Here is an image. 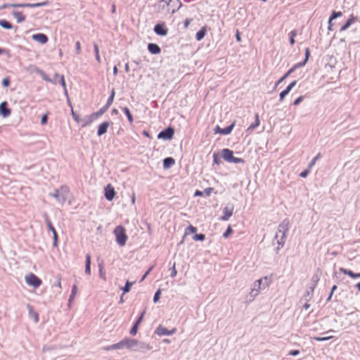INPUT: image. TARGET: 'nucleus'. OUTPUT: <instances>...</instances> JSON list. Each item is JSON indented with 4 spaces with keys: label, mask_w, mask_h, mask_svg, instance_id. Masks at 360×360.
<instances>
[{
    "label": "nucleus",
    "mask_w": 360,
    "mask_h": 360,
    "mask_svg": "<svg viewBox=\"0 0 360 360\" xmlns=\"http://www.w3.org/2000/svg\"><path fill=\"white\" fill-rule=\"evenodd\" d=\"M70 190L67 186H61L59 189H56L53 193L49 195L54 198L60 205H63L68 199Z\"/></svg>",
    "instance_id": "1"
},
{
    "label": "nucleus",
    "mask_w": 360,
    "mask_h": 360,
    "mask_svg": "<svg viewBox=\"0 0 360 360\" xmlns=\"http://www.w3.org/2000/svg\"><path fill=\"white\" fill-rule=\"evenodd\" d=\"M269 285V279L267 277H264L263 278H260L257 281H256L251 289L250 292V297H252V300H254L255 297H256L259 292V290L261 289H265Z\"/></svg>",
    "instance_id": "2"
},
{
    "label": "nucleus",
    "mask_w": 360,
    "mask_h": 360,
    "mask_svg": "<svg viewBox=\"0 0 360 360\" xmlns=\"http://www.w3.org/2000/svg\"><path fill=\"white\" fill-rule=\"evenodd\" d=\"M162 9H166L168 13H174L178 11L181 6V3L179 0H161Z\"/></svg>",
    "instance_id": "3"
},
{
    "label": "nucleus",
    "mask_w": 360,
    "mask_h": 360,
    "mask_svg": "<svg viewBox=\"0 0 360 360\" xmlns=\"http://www.w3.org/2000/svg\"><path fill=\"white\" fill-rule=\"evenodd\" d=\"M48 5V1H43L36 4H4L0 6L3 10L7 8H37Z\"/></svg>",
    "instance_id": "4"
},
{
    "label": "nucleus",
    "mask_w": 360,
    "mask_h": 360,
    "mask_svg": "<svg viewBox=\"0 0 360 360\" xmlns=\"http://www.w3.org/2000/svg\"><path fill=\"white\" fill-rule=\"evenodd\" d=\"M113 233L115 236L117 243L120 246H124L127 240L124 228L122 226H117Z\"/></svg>",
    "instance_id": "5"
},
{
    "label": "nucleus",
    "mask_w": 360,
    "mask_h": 360,
    "mask_svg": "<svg viewBox=\"0 0 360 360\" xmlns=\"http://www.w3.org/2000/svg\"><path fill=\"white\" fill-rule=\"evenodd\" d=\"M288 221L283 220L278 226V230L279 232H282V239H278L277 243L279 246L283 247L285 242L286 238V233L288 231Z\"/></svg>",
    "instance_id": "6"
},
{
    "label": "nucleus",
    "mask_w": 360,
    "mask_h": 360,
    "mask_svg": "<svg viewBox=\"0 0 360 360\" xmlns=\"http://www.w3.org/2000/svg\"><path fill=\"white\" fill-rule=\"evenodd\" d=\"M25 281L29 285L33 286L35 288L41 284V280L32 273L25 276Z\"/></svg>",
    "instance_id": "7"
},
{
    "label": "nucleus",
    "mask_w": 360,
    "mask_h": 360,
    "mask_svg": "<svg viewBox=\"0 0 360 360\" xmlns=\"http://www.w3.org/2000/svg\"><path fill=\"white\" fill-rule=\"evenodd\" d=\"M121 349L124 348L134 351L136 340L131 338H124L120 341Z\"/></svg>",
    "instance_id": "8"
},
{
    "label": "nucleus",
    "mask_w": 360,
    "mask_h": 360,
    "mask_svg": "<svg viewBox=\"0 0 360 360\" xmlns=\"http://www.w3.org/2000/svg\"><path fill=\"white\" fill-rule=\"evenodd\" d=\"M44 219H45V221H46V224L47 225V227L49 229V231H51V232L53 233V246H56L57 245V243H58V234L56 231V229H54V227L53 226L50 219H49V217L48 216V214L46 213H45L44 214Z\"/></svg>",
    "instance_id": "9"
},
{
    "label": "nucleus",
    "mask_w": 360,
    "mask_h": 360,
    "mask_svg": "<svg viewBox=\"0 0 360 360\" xmlns=\"http://www.w3.org/2000/svg\"><path fill=\"white\" fill-rule=\"evenodd\" d=\"M234 206L233 204L226 205L223 209V216L220 217V220L227 221L232 216Z\"/></svg>",
    "instance_id": "10"
},
{
    "label": "nucleus",
    "mask_w": 360,
    "mask_h": 360,
    "mask_svg": "<svg viewBox=\"0 0 360 360\" xmlns=\"http://www.w3.org/2000/svg\"><path fill=\"white\" fill-rule=\"evenodd\" d=\"M174 131L172 127H168L162 131H161L158 135V139H162L165 140H169L174 136Z\"/></svg>",
    "instance_id": "11"
},
{
    "label": "nucleus",
    "mask_w": 360,
    "mask_h": 360,
    "mask_svg": "<svg viewBox=\"0 0 360 360\" xmlns=\"http://www.w3.org/2000/svg\"><path fill=\"white\" fill-rule=\"evenodd\" d=\"M152 347L146 342H140L136 340V344L135 345L134 352H145L146 351L150 350Z\"/></svg>",
    "instance_id": "12"
},
{
    "label": "nucleus",
    "mask_w": 360,
    "mask_h": 360,
    "mask_svg": "<svg viewBox=\"0 0 360 360\" xmlns=\"http://www.w3.org/2000/svg\"><path fill=\"white\" fill-rule=\"evenodd\" d=\"M155 333L159 336L171 335L176 333V328H173L169 330L168 329L160 325L156 328Z\"/></svg>",
    "instance_id": "13"
},
{
    "label": "nucleus",
    "mask_w": 360,
    "mask_h": 360,
    "mask_svg": "<svg viewBox=\"0 0 360 360\" xmlns=\"http://www.w3.org/2000/svg\"><path fill=\"white\" fill-rule=\"evenodd\" d=\"M154 32L160 36H166L168 33V29L165 26L164 23H158L154 27Z\"/></svg>",
    "instance_id": "14"
},
{
    "label": "nucleus",
    "mask_w": 360,
    "mask_h": 360,
    "mask_svg": "<svg viewBox=\"0 0 360 360\" xmlns=\"http://www.w3.org/2000/svg\"><path fill=\"white\" fill-rule=\"evenodd\" d=\"M233 127H234V123H232L231 124H230L229 126H228L227 127L224 128V129H221L219 125H217L214 128V134L219 133L221 134L227 135L231 132V131L233 129Z\"/></svg>",
    "instance_id": "15"
},
{
    "label": "nucleus",
    "mask_w": 360,
    "mask_h": 360,
    "mask_svg": "<svg viewBox=\"0 0 360 360\" xmlns=\"http://www.w3.org/2000/svg\"><path fill=\"white\" fill-rule=\"evenodd\" d=\"M115 195V189L110 184H108L105 187V198L108 200H112Z\"/></svg>",
    "instance_id": "16"
},
{
    "label": "nucleus",
    "mask_w": 360,
    "mask_h": 360,
    "mask_svg": "<svg viewBox=\"0 0 360 360\" xmlns=\"http://www.w3.org/2000/svg\"><path fill=\"white\" fill-rule=\"evenodd\" d=\"M11 110L8 108V103L6 101H4L0 104V114L4 117H7L11 115Z\"/></svg>",
    "instance_id": "17"
},
{
    "label": "nucleus",
    "mask_w": 360,
    "mask_h": 360,
    "mask_svg": "<svg viewBox=\"0 0 360 360\" xmlns=\"http://www.w3.org/2000/svg\"><path fill=\"white\" fill-rule=\"evenodd\" d=\"M94 120H95V119L91 114L90 115H86V116L84 117L83 118H80L79 123L81 124V126L82 127H85L91 124Z\"/></svg>",
    "instance_id": "18"
},
{
    "label": "nucleus",
    "mask_w": 360,
    "mask_h": 360,
    "mask_svg": "<svg viewBox=\"0 0 360 360\" xmlns=\"http://www.w3.org/2000/svg\"><path fill=\"white\" fill-rule=\"evenodd\" d=\"M222 158L228 162H231L233 159V151L229 148H224L221 151Z\"/></svg>",
    "instance_id": "19"
},
{
    "label": "nucleus",
    "mask_w": 360,
    "mask_h": 360,
    "mask_svg": "<svg viewBox=\"0 0 360 360\" xmlns=\"http://www.w3.org/2000/svg\"><path fill=\"white\" fill-rule=\"evenodd\" d=\"M32 37L34 41H37L42 44L46 43L48 41L47 36L42 33L35 34L32 35Z\"/></svg>",
    "instance_id": "20"
},
{
    "label": "nucleus",
    "mask_w": 360,
    "mask_h": 360,
    "mask_svg": "<svg viewBox=\"0 0 360 360\" xmlns=\"http://www.w3.org/2000/svg\"><path fill=\"white\" fill-rule=\"evenodd\" d=\"M27 308L28 309L30 318L33 319L35 323H38V321H39V314H38V313L36 312L33 309V307L30 304H27Z\"/></svg>",
    "instance_id": "21"
},
{
    "label": "nucleus",
    "mask_w": 360,
    "mask_h": 360,
    "mask_svg": "<svg viewBox=\"0 0 360 360\" xmlns=\"http://www.w3.org/2000/svg\"><path fill=\"white\" fill-rule=\"evenodd\" d=\"M109 125H110V122H104L101 123L98 126V131H97L98 136H101L103 134H105Z\"/></svg>",
    "instance_id": "22"
},
{
    "label": "nucleus",
    "mask_w": 360,
    "mask_h": 360,
    "mask_svg": "<svg viewBox=\"0 0 360 360\" xmlns=\"http://www.w3.org/2000/svg\"><path fill=\"white\" fill-rule=\"evenodd\" d=\"M148 50L152 54H158L161 51L160 46L153 43H149L148 44Z\"/></svg>",
    "instance_id": "23"
},
{
    "label": "nucleus",
    "mask_w": 360,
    "mask_h": 360,
    "mask_svg": "<svg viewBox=\"0 0 360 360\" xmlns=\"http://www.w3.org/2000/svg\"><path fill=\"white\" fill-rule=\"evenodd\" d=\"M355 20H356V18L353 15H351L350 18L341 27L340 31L343 32V31H345L346 30H347Z\"/></svg>",
    "instance_id": "24"
},
{
    "label": "nucleus",
    "mask_w": 360,
    "mask_h": 360,
    "mask_svg": "<svg viewBox=\"0 0 360 360\" xmlns=\"http://www.w3.org/2000/svg\"><path fill=\"white\" fill-rule=\"evenodd\" d=\"M175 164V160L173 158H166L163 160L164 169H169Z\"/></svg>",
    "instance_id": "25"
},
{
    "label": "nucleus",
    "mask_w": 360,
    "mask_h": 360,
    "mask_svg": "<svg viewBox=\"0 0 360 360\" xmlns=\"http://www.w3.org/2000/svg\"><path fill=\"white\" fill-rule=\"evenodd\" d=\"M13 15L16 19L18 23H20L25 20V15L20 11H14L12 12Z\"/></svg>",
    "instance_id": "26"
},
{
    "label": "nucleus",
    "mask_w": 360,
    "mask_h": 360,
    "mask_svg": "<svg viewBox=\"0 0 360 360\" xmlns=\"http://www.w3.org/2000/svg\"><path fill=\"white\" fill-rule=\"evenodd\" d=\"M309 54H310L309 49L307 48L305 49V58H304V61L295 64V68H298L304 66L306 64V63L307 62L308 59H309Z\"/></svg>",
    "instance_id": "27"
},
{
    "label": "nucleus",
    "mask_w": 360,
    "mask_h": 360,
    "mask_svg": "<svg viewBox=\"0 0 360 360\" xmlns=\"http://www.w3.org/2000/svg\"><path fill=\"white\" fill-rule=\"evenodd\" d=\"M85 263V273L89 275L91 274V256L89 254L86 255Z\"/></svg>",
    "instance_id": "28"
},
{
    "label": "nucleus",
    "mask_w": 360,
    "mask_h": 360,
    "mask_svg": "<svg viewBox=\"0 0 360 360\" xmlns=\"http://www.w3.org/2000/svg\"><path fill=\"white\" fill-rule=\"evenodd\" d=\"M206 30L205 27H202L195 34V39L198 41L202 39L205 35Z\"/></svg>",
    "instance_id": "29"
},
{
    "label": "nucleus",
    "mask_w": 360,
    "mask_h": 360,
    "mask_svg": "<svg viewBox=\"0 0 360 360\" xmlns=\"http://www.w3.org/2000/svg\"><path fill=\"white\" fill-rule=\"evenodd\" d=\"M122 110L124 112V113L126 115V116L127 117L129 122L130 124H132L134 119H133L132 115L130 112L129 109L127 107H124V108H122Z\"/></svg>",
    "instance_id": "30"
},
{
    "label": "nucleus",
    "mask_w": 360,
    "mask_h": 360,
    "mask_svg": "<svg viewBox=\"0 0 360 360\" xmlns=\"http://www.w3.org/2000/svg\"><path fill=\"white\" fill-rule=\"evenodd\" d=\"M108 108H107L106 106H104L101 108L98 111L92 113V115L94 117V119L96 120L98 117L101 116L107 110Z\"/></svg>",
    "instance_id": "31"
},
{
    "label": "nucleus",
    "mask_w": 360,
    "mask_h": 360,
    "mask_svg": "<svg viewBox=\"0 0 360 360\" xmlns=\"http://www.w3.org/2000/svg\"><path fill=\"white\" fill-rule=\"evenodd\" d=\"M0 26L6 30H10L13 27L12 25L6 20H0Z\"/></svg>",
    "instance_id": "32"
},
{
    "label": "nucleus",
    "mask_w": 360,
    "mask_h": 360,
    "mask_svg": "<svg viewBox=\"0 0 360 360\" xmlns=\"http://www.w3.org/2000/svg\"><path fill=\"white\" fill-rule=\"evenodd\" d=\"M297 68H295V65L291 68L288 71V72L284 75L278 82H277V84H280L281 82H282L285 78H287L291 73H292Z\"/></svg>",
    "instance_id": "33"
},
{
    "label": "nucleus",
    "mask_w": 360,
    "mask_h": 360,
    "mask_svg": "<svg viewBox=\"0 0 360 360\" xmlns=\"http://www.w3.org/2000/svg\"><path fill=\"white\" fill-rule=\"evenodd\" d=\"M134 283V282H129V281H127L126 282L124 286L121 288L123 291V294L129 292L131 287L132 286V285Z\"/></svg>",
    "instance_id": "34"
},
{
    "label": "nucleus",
    "mask_w": 360,
    "mask_h": 360,
    "mask_svg": "<svg viewBox=\"0 0 360 360\" xmlns=\"http://www.w3.org/2000/svg\"><path fill=\"white\" fill-rule=\"evenodd\" d=\"M259 115L257 114L255 115V122L250 125V127H248V130H253V129H255L257 126H259Z\"/></svg>",
    "instance_id": "35"
},
{
    "label": "nucleus",
    "mask_w": 360,
    "mask_h": 360,
    "mask_svg": "<svg viewBox=\"0 0 360 360\" xmlns=\"http://www.w3.org/2000/svg\"><path fill=\"white\" fill-rule=\"evenodd\" d=\"M94 49L95 57H96V60L98 63H101V58H100V56H99V49H98V46L96 44H94Z\"/></svg>",
    "instance_id": "36"
},
{
    "label": "nucleus",
    "mask_w": 360,
    "mask_h": 360,
    "mask_svg": "<svg viewBox=\"0 0 360 360\" xmlns=\"http://www.w3.org/2000/svg\"><path fill=\"white\" fill-rule=\"evenodd\" d=\"M114 96H115V91L114 89H112V92H111V94L110 96H109L108 101H107V103H106V105L105 106L107 108H109L110 105L112 104V103L113 102V100H114Z\"/></svg>",
    "instance_id": "37"
},
{
    "label": "nucleus",
    "mask_w": 360,
    "mask_h": 360,
    "mask_svg": "<svg viewBox=\"0 0 360 360\" xmlns=\"http://www.w3.org/2000/svg\"><path fill=\"white\" fill-rule=\"evenodd\" d=\"M77 286L75 285H74L72 286V291H71V295H70V298H69V302H70L71 300H72L74 299L75 295L77 294Z\"/></svg>",
    "instance_id": "38"
},
{
    "label": "nucleus",
    "mask_w": 360,
    "mask_h": 360,
    "mask_svg": "<svg viewBox=\"0 0 360 360\" xmlns=\"http://www.w3.org/2000/svg\"><path fill=\"white\" fill-rule=\"evenodd\" d=\"M342 15V13L341 11H333L330 17V20H333L338 17H341Z\"/></svg>",
    "instance_id": "39"
},
{
    "label": "nucleus",
    "mask_w": 360,
    "mask_h": 360,
    "mask_svg": "<svg viewBox=\"0 0 360 360\" xmlns=\"http://www.w3.org/2000/svg\"><path fill=\"white\" fill-rule=\"evenodd\" d=\"M340 271L341 272H342L343 274H347V275L349 276H350V277H352V278H353V277H354V273L352 271H351V270L346 269H344V268H340Z\"/></svg>",
    "instance_id": "40"
},
{
    "label": "nucleus",
    "mask_w": 360,
    "mask_h": 360,
    "mask_svg": "<svg viewBox=\"0 0 360 360\" xmlns=\"http://www.w3.org/2000/svg\"><path fill=\"white\" fill-rule=\"evenodd\" d=\"M205 236L202 233H199V234H195L193 237V239L194 240H200V241H202L205 240Z\"/></svg>",
    "instance_id": "41"
},
{
    "label": "nucleus",
    "mask_w": 360,
    "mask_h": 360,
    "mask_svg": "<svg viewBox=\"0 0 360 360\" xmlns=\"http://www.w3.org/2000/svg\"><path fill=\"white\" fill-rule=\"evenodd\" d=\"M319 281V277L317 276H314L311 278V281L313 282V285L310 288L311 292H314L316 283Z\"/></svg>",
    "instance_id": "42"
},
{
    "label": "nucleus",
    "mask_w": 360,
    "mask_h": 360,
    "mask_svg": "<svg viewBox=\"0 0 360 360\" xmlns=\"http://www.w3.org/2000/svg\"><path fill=\"white\" fill-rule=\"evenodd\" d=\"M290 35V43L291 45L295 44V39L294 37L296 36V31L292 30L289 33Z\"/></svg>",
    "instance_id": "43"
},
{
    "label": "nucleus",
    "mask_w": 360,
    "mask_h": 360,
    "mask_svg": "<svg viewBox=\"0 0 360 360\" xmlns=\"http://www.w3.org/2000/svg\"><path fill=\"white\" fill-rule=\"evenodd\" d=\"M107 350H110V349H121V347H120V342L116 343V344H113L110 346H108L107 348H106Z\"/></svg>",
    "instance_id": "44"
},
{
    "label": "nucleus",
    "mask_w": 360,
    "mask_h": 360,
    "mask_svg": "<svg viewBox=\"0 0 360 360\" xmlns=\"http://www.w3.org/2000/svg\"><path fill=\"white\" fill-rule=\"evenodd\" d=\"M297 82L295 80L292 82H291L284 90L286 91L287 94H289V92L291 91V89L295 86Z\"/></svg>",
    "instance_id": "45"
},
{
    "label": "nucleus",
    "mask_w": 360,
    "mask_h": 360,
    "mask_svg": "<svg viewBox=\"0 0 360 360\" xmlns=\"http://www.w3.org/2000/svg\"><path fill=\"white\" fill-rule=\"evenodd\" d=\"M321 158V154L319 153L316 157H314L311 162L309 165V167L311 168L313 165H315L316 162Z\"/></svg>",
    "instance_id": "46"
},
{
    "label": "nucleus",
    "mask_w": 360,
    "mask_h": 360,
    "mask_svg": "<svg viewBox=\"0 0 360 360\" xmlns=\"http://www.w3.org/2000/svg\"><path fill=\"white\" fill-rule=\"evenodd\" d=\"M41 77L44 80L46 81V82L56 84V81H53L51 79L49 78V77L46 74H45L44 72L41 73Z\"/></svg>",
    "instance_id": "47"
},
{
    "label": "nucleus",
    "mask_w": 360,
    "mask_h": 360,
    "mask_svg": "<svg viewBox=\"0 0 360 360\" xmlns=\"http://www.w3.org/2000/svg\"><path fill=\"white\" fill-rule=\"evenodd\" d=\"M71 114H72V118L74 119V120L77 122H79V120H80V118L79 117L78 115H77L74 110H73V108H72V110H71Z\"/></svg>",
    "instance_id": "48"
},
{
    "label": "nucleus",
    "mask_w": 360,
    "mask_h": 360,
    "mask_svg": "<svg viewBox=\"0 0 360 360\" xmlns=\"http://www.w3.org/2000/svg\"><path fill=\"white\" fill-rule=\"evenodd\" d=\"M160 293H161V291H160V289H159V290H158L155 292V295H154V297H153V302H157L159 300Z\"/></svg>",
    "instance_id": "49"
},
{
    "label": "nucleus",
    "mask_w": 360,
    "mask_h": 360,
    "mask_svg": "<svg viewBox=\"0 0 360 360\" xmlns=\"http://www.w3.org/2000/svg\"><path fill=\"white\" fill-rule=\"evenodd\" d=\"M231 162H233V163H236V164H238V163H243L244 162V160L242 158H236V157H233V159L231 160Z\"/></svg>",
    "instance_id": "50"
},
{
    "label": "nucleus",
    "mask_w": 360,
    "mask_h": 360,
    "mask_svg": "<svg viewBox=\"0 0 360 360\" xmlns=\"http://www.w3.org/2000/svg\"><path fill=\"white\" fill-rule=\"evenodd\" d=\"M75 49H76V53L77 55L80 54V53H81V45H80V42L79 41H77L75 43Z\"/></svg>",
    "instance_id": "51"
},
{
    "label": "nucleus",
    "mask_w": 360,
    "mask_h": 360,
    "mask_svg": "<svg viewBox=\"0 0 360 360\" xmlns=\"http://www.w3.org/2000/svg\"><path fill=\"white\" fill-rule=\"evenodd\" d=\"M214 191V188H211V187H209V188H206L203 193L207 195V196H209L210 195V194L213 192Z\"/></svg>",
    "instance_id": "52"
},
{
    "label": "nucleus",
    "mask_w": 360,
    "mask_h": 360,
    "mask_svg": "<svg viewBox=\"0 0 360 360\" xmlns=\"http://www.w3.org/2000/svg\"><path fill=\"white\" fill-rule=\"evenodd\" d=\"M138 327L139 326L135 324L132 326V328L130 330V334L131 335H135L137 333Z\"/></svg>",
    "instance_id": "53"
},
{
    "label": "nucleus",
    "mask_w": 360,
    "mask_h": 360,
    "mask_svg": "<svg viewBox=\"0 0 360 360\" xmlns=\"http://www.w3.org/2000/svg\"><path fill=\"white\" fill-rule=\"evenodd\" d=\"M144 314H145V311H143L141 313V316L139 317V319H138L136 320V321L135 322V323H134L135 325H136V326H139V324L141 323V321H142V320H143V318Z\"/></svg>",
    "instance_id": "54"
},
{
    "label": "nucleus",
    "mask_w": 360,
    "mask_h": 360,
    "mask_svg": "<svg viewBox=\"0 0 360 360\" xmlns=\"http://www.w3.org/2000/svg\"><path fill=\"white\" fill-rule=\"evenodd\" d=\"M10 84V79L9 77H6L3 79L2 81V85L4 86V87H7Z\"/></svg>",
    "instance_id": "55"
},
{
    "label": "nucleus",
    "mask_w": 360,
    "mask_h": 360,
    "mask_svg": "<svg viewBox=\"0 0 360 360\" xmlns=\"http://www.w3.org/2000/svg\"><path fill=\"white\" fill-rule=\"evenodd\" d=\"M231 232H232V229H231V226H229L227 228L226 231L224 233L223 236L224 238H228L229 236L231 233Z\"/></svg>",
    "instance_id": "56"
},
{
    "label": "nucleus",
    "mask_w": 360,
    "mask_h": 360,
    "mask_svg": "<svg viewBox=\"0 0 360 360\" xmlns=\"http://www.w3.org/2000/svg\"><path fill=\"white\" fill-rule=\"evenodd\" d=\"M330 338V337H315L314 340H316L319 342H323V341H326V340H329Z\"/></svg>",
    "instance_id": "57"
},
{
    "label": "nucleus",
    "mask_w": 360,
    "mask_h": 360,
    "mask_svg": "<svg viewBox=\"0 0 360 360\" xmlns=\"http://www.w3.org/2000/svg\"><path fill=\"white\" fill-rule=\"evenodd\" d=\"M176 274H177V271L175 269V263H174L172 267V272H171V274H170V276L172 278H174L176 276Z\"/></svg>",
    "instance_id": "58"
},
{
    "label": "nucleus",
    "mask_w": 360,
    "mask_h": 360,
    "mask_svg": "<svg viewBox=\"0 0 360 360\" xmlns=\"http://www.w3.org/2000/svg\"><path fill=\"white\" fill-rule=\"evenodd\" d=\"M310 168L309 167L307 169L304 170L300 174V176L302 178H305L307 176L309 172Z\"/></svg>",
    "instance_id": "59"
},
{
    "label": "nucleus",
    "mask_w": 360,
    "mask_h": 360,
    "mask_svg": "<svg viewBox=\"0 0 360 360\" xmlns=\"http://www.w3.org/2000/svg\"><path fill=\"white\" fill-rule=\"evenodd\" d=\"M304 99L302 96L298 97L293 103L294 105H298Z\"/></svg>",
    "instance_id": "60"
},
{
    "label": "nucleus",
    "mask_w": 360,
    "mask_h": 360,
    "mask_svg": "<svg viewBox=\"0 0 360 360\" xmlns=\"http://www.w3.org/2000/svg\"><path fill=\"white\" fill-rule=\"evenodd\" d=\"M58 82L61 84L63 88L66 87V84H65V81L64 79V76L62 75L61 77H60V79H59Z\"/></svg>",
    "instance_id": "61"
},
{
    "label": "nucleus",
    "mask_w": 360,
    "mask_h": 360,
    "mask_svg": "<svg viewBox=\"0 0 360 360\" xmlns=\"http://www.w3.org/2000/svg\"><path fill=\"white\" fill-rule=\"evenodd\" d=\"M213 161L215 164H217V165H219L220 163V160H219L218 155L217 153L213 154Z\"/></svg>",
    "instance_id": "62"
},
{
    "label": "nucleus",
    "mask_w": 360,
    "mask_h": 360,
    "mask_svg": "<svg viewBox=\"0 0 360 360\" xmlns=\"http://www.w3.org/2000/svg\"><path fill=\"white\" fill-rule=\"evenodd\" d=\"M186 230L189 231L191 233H195L197 231V228L192 225H189Z\"/></svg>",
    "instance_id": "63"
},
{
    "label": "nucleus",
    "mask_w": 360,
    "mask_h": 360,
    "mask_svg": "<svg viewBox=\"0 0 360 360\" xmlns=\"http://www.w3.org/2000/svg\"><path fill=\"white\" fill-rule=\"evenodd\" d=\"M41 123L43 125L47 123V115L46 114L41 117Z\"/></svg>",
    "instance_id": "64"
}]
</instances>
